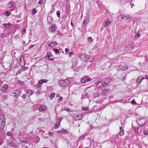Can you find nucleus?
<instances>
[{
	"label": "nucleus",
	"instance_id": "16",
	"mask_svg": "<svg viewBox=\"0 0 148 148\" xmlns=\"http://www.w3.org/2000/svg\"><path fill=\"white\" fill-rule=\"evenodd\" d=\"M26 94L28 96H29L32 95V93L31 90H28L26 92Z\"/></svg>",
	"mask_w": 148,
	"mask_h": 148
},
{
	"label": "nucleus",
	"instance_id": "29",
	"mask_svg": "<svg viewBox=\"0 0 148 148\" xmlns=\"http://www.w3.org/2000/svg\"><path fill=\"white\" fill-rule=\"evenodd\" d=\"M53 51L55 52V53H59V50L58 49L54 48L53 49Z\"/></svg>",
	"mask_w": 148,
	"mask_h": 148
},
{
	"label": "nucleus",
	"instance_id": "64",
	"mask_svg": "<svg viewBox=\"0 0 148 148\" xmlns=\"http://www.w3.org/2000/svg\"><path fill=\"white\" fill-rule=\"evenodd\" d=\"M71 26L72 27H74V25H73V23L72 22V21H71Z\"/></svg>",
	"mask_w": 148,
	"mask_h": 148
},
{
	"label": "nucleus",
	"instance_id": "35",
	"mask_svg": "<svg viewBox=\"0 0 148 148\" xmlns=\"http://www.w3.org/2000/svg\"><path fill=\"white\" fill-rule=\"evenodd\" d=\"M87 40L89 42H92V38L91 37H88V38Z\"/></svg>",
	"mask_w": 148,
	"mask_h": 148
},
{
	"label": "nucleus",
	"instance_id": "15",
	"mask_svg": "<svg viewBox=\"0 0 148 148\" xmlns=\"http://www.w3.org/2000/svg\"><path fill=\"white\" fill-rule=\"evenodd\" d=\"M111 21H109V20H107L105 22V24L104 25V26L105 27H107L109 26V25L111 23Z\"/></svg>",
	"mask_w": 148,
	"mask_h": 148
},
{
	"label": "nucleus",
	"instance_id": "54",
	"mask_svg": "<svg viewBox=\"0 0 148 148\" xmlns=\"http://www.w3.org/2000/svg\"><path fill=\"white\" fill-rule=\"evenodd\" d=\"M21 58H20L19 59V63L21 65V66H22V64H21Z\"/></svg>",
	"mask_w": 148,
	"mask_h": 148
},
{
	"label": "nucleus",
	"instance_id": "1",
	"mask_svg": "<svg viewBox=\"0 0 148 148\" xmlns=\"http://www.w3.org/2000/svg\"><path fill=\"white\" fill-rule=\"evenodd\" d=\"M118 18L119 19L121 18V19H124L127 20L128 21V22L131 21L132 20V18L129 15H120L118 16Z\"/></svg>",
	"mask_w": 148,
	"mask_h": 148
},
{
	"label": "nucleus",
	"instance_id": "19",
	"mask_svg": "<svg viewBox=\"0 0 148 148\" xmlns=\"http://www.w3.org/2000/svg\"><path fill=\"white\" fill-rule=\"evenodd\" d=\"M87 61L90 62H92L93 60L92 59V58L90 56H87Z\"/></svg>",
	"mask_w": 148,
	"mask_h": 148
},
{
	"label": "nucleus",
	"instance_id": "36",
	"mask_svg": "<svg viewBox=\"0 0 148 148\" xmlns=\"http://www.w3.org/2000/svg\"><path fill=\"white\" fill-rule=\"evenodd\" d=\"M48 134L51 137H53L54 136L53 134V133L51 132H49L48 133Z\"/></svg>",
	"mask_w": 148,
	"mask_h": 148
},
{
	"label": "nucleus",
	"instance_id": "8",
	"mask_svg": "<svg viewBox=\"0 0 148 148\" xmlns=\"http://www.w3.org/2000/svg\"><path fill=\"white\" fill-rule=\"evenodd\" d=\"M58 45L57 42L55 41H53L48 43V45L51 47H55Z\"/></svg>",
	"mask_w": 148,
	"mask_h": 148
},
{
	"label": "nucleus",
	"instance_id": "48",
	"mask_svg": "<svg viewBox=\"0 0 148 148\" xmlns=\"http://www.w3.org/2000/svg\"><path fill=\"white\" fill-rule=\"evenodd\" d=\"M26 31V29L25 28H24L22 32V35H23V34H24L25 33Z\"/></svg>",
	"mask_w": 148,
	"mask_h": 148
},
{
	"label": "nucleus",
	"instance_id": "44",
	"mask_svg": "<svg viewBox=\"0 0 148 148\" xmlns=\"http://www.w3.org/2000/svg\"><path fill=\"white\" fill-rule=\"evenodd\" d=\"M43 2V0H40L39 1L38 3L40 5H41L42 3Z\"/></svg>",
	"mask_w": 148,
	"mask_h": 148
},
{
	"label": "nucleus",
	"instance_id": "4",
	"mask_svg": "<svg viewBox=\"0 0 148 148\" xmlns=\"http://www.w3.org/2000/svg\"><path fill=\"white\" fill-rule=\"evenodd\" d=\"M92 80V79L89 77L88 76H84L81 80V82L84 84L86 82H88Z\"/></svg>",
	"mask_w": 148,
	"mask_h": 148
},
{
	"label": "nucleus",
	"instance_id": "57",
	"mask_svg": "<svg viewBox=\"0 0 148 148\" xmlns=\"http://www.w3.org/2000/svg\"><path fill=\"white\" fill-rule=\"evenodd\" d=\"M69 51V49L68 48H66L65 49V51L66 52H67Z\"/></svg>",
	"mask_w": 148,
	"mask_h": 148
},
{
	"label": "nucleus",
	"instance_id": "59",
	"mask_svg": "<svg viewBox=\"0 0 148 148\" xmlns=\"http://www.w3.org/2000/svg\"><path fill=\"white\" fill-rule=\"evenodd\" d=\"M34 45H30L29 46V48H32L33 47H34Z\"/></svg>",
	"mask_w": 148,
	"mask_h": 148
},
{
	"label": "nucleus",
	"instance_id": "21",
	"mask_svg": "<svg viewBox=\"0 0 148 148\" xmlns=\"http://www.w3.org/2000/svg\"><path fill=\"white\" fill-rule=\"evenodd\" d=\"M51 53L50 51H48L47 53V55L46 56V57H47L48 58H49L51 56Z\"/></svg>",
	"mask_w": 148,
	"mask_h": 148
},
{
	"label": "nucleus",
	"instance_id": "25",
	"mask_svg": "<svg viewBox=\"0 0 148 148\" xmlns=\"http://www.w3.org/2000/svg\"><path fill=\"white\" fill-rule=\"evenodd\" d=\"M62 110H65L66 111L71 112V110L69 109L68 108H67L65 107H63L62 108Z\"/></svg>",
	"mask_w": 148,
	"mask_h": 148
},
{
	"label": "nucleus",
	"instance_id": "58",
	"mask_svg": "<svg viewBox=\"0 0 148 148\" xmlns=\"http://www.w3.org/2000/svg\"><path fill=\"white\" fill-rule=\"evenodd\" d=\"M62 118H60V119L58 120V121H60L59 122V123H60V122L62 121Z\"/></svg>",
	"mask_w": 148,
	"mask_h": 148
},
{
	"label": "nucleus",
	"instance_id": "26",
	"mask_svg": "<svg viewBox=\"0 0 148 148\" xmlns=\"http://www.w3.org/2000/svg\"><path fill=\"white\" fill-rule=\"evenodd\" d=\"M140 35V34L138 32V33L135 34V38L136 39L138 38Z\"/></svg>",
	"mask_w": 148,
	"mask_h": 148
},
{
	"label": "nucleus",
	"instance_id": "53",
	"mask_svg": "<svg viewBox=\"0 0 148 148\" xmlns=\"http://www.w3.org/2000/svg\"><path fill=\"white\" fill-rule=\"evenodd\" d=\"M3 143V140L2 138H0V145H1Z\"/></svg>",
	"mask_w": 148,
	"mask_h": 148
},
{
	"label": "nucleus",
	"instance_id": "34",
	"mask_svg": "<svg viewBox=\"0 0 148 148\" xmlns=\"http://www.w3.org/2000/svg\"><path fill=\"white\" fill-rule=\"evenodd\" d=\"M81 118H80V116L79 115H77L76 117L75 118V120L76 121L80 120Z\"/></svg>",
	"mask_w": 148,
	"mask_h": 148
},
{
	"label": "nucleus",
	"instance_id": "5",
	"mask_svg": "<svg viewBox=\"0 0 148 148\" xmlns=\"http://www.w3.org/2000/svg\"><path fill=\"white\" fill-rule=\"evenodd\" d=\"M136 121L137 122L138 124L140 126H142L145 124V121L144 119L142 118L138 119Z\"/></svg>",
	"mask_w": 148,
	"mask_h": 148
},
{
	"label": "nucleus",
	"instance_id": "43",
	"mask_svg": "<svg viewBox=\"0 0 148 148\" xmlns=\"http://www.w3.org/2000/svg\"><path fill=\"white\" fill-rule=\"evenodd\" d=\"M42 80L43 81V83H47L48 82V80L45 79H42Z\"/></svg>",
	"mask_w": 148,
	"mask_h": 148
},
{
	"label": "nucleus",
	"instance_id": "6",
	"mask_svg": "<svg viewBox=\"0 0 148 148\" xmlns=\"http://www.w3.org/2000/svg\"><path fill=\"white\" fill-rule=\"evenodd\" d=\"M3 118L2 119V120H1V118H0V122H1V126L0 128L2 129L4 128L5 125V119L4 117H3Z\"/></svg>",
	"mask_w": 148,
	"mask_h": 148
},
{
	"label": "nucleus",
	"instance_id": "3",
	"mask_svg": "<svg viewBox=\"0 0 148 148\" xmlns=\"http://www.w3.org/2000/svg\"><path fill=\"white\" fill-rule=\"evenodd\" d=\"M90 13L89 12H87L86 13V16L84 17V20L83 23V24L86 25L88 23L90 18Z\"/></svg>",
	"mask_w": 148,
	"mask_h": 148
},
{
	"label": "nucleus",
	"instance_id": "60",
	"mask_svg": "<svg viewBox=\"0 0 148 148\" xmlns=\"http://www.w3.org/2000/svg\"><path fill=\"white\" fill-rule=\"evenodd\" d=\"M102 95L103 96H105L106 95L105 94V93H103V92L102 91Z\"/></svg>",
	"mask_w": 148,
	"mask_h": 148
},
{
	"label": "nucleus",
	"instance_id": "14",
	"mask_svg": "<svg viewBox=\"0 0 148 148\" xmlns=\"http://www.w3.org/2000/svg\"><path fill=\"white\" fill-rule=\"evenodd\" d=\"M47 21L49 24H51L53 23V19L51 16L48 17Z\"/></svg>",
	"mask_w": 148,
	"mask_h": 148
},
{
	"label": "nucleus",
	"instance_id": "24",
	"mask_svg": "<svg viewBox=\"0 0 148 148\" xmlns=\"http://www.w3.org/2000/svg\"><path fill=\"white\" fill-rule=\"evenodd\" d=\"M88 92H85L84 94V95L83 96V97L84 98H87L88 97Z\"/></svg>",
	"mask_w": 148,
	"mask_h": 148
},
{
	"label": "nucleus",
	"instance_id": "47",
	"mask_svg": "<svg viewBox=\"0 0 148 148\" xmlns=\"http://www.w3.org/2000/svg\"><path fill=\"white\" fill-rule=\"evenodd\" d=\"M131 103L134 104H135L136 103V101L134 100H133L132 101H131Z\"/></svg>",
	"mask_w": 148,
	"mask_h": 148
},
{
	"label": "nucleus",
	"instance_id": "56",
	"mask_svg": "<svg viewBox=\"0 0 148 148\" xmlns=\"http://www.w3.org/2000/svg\"><path fill=\"white\" fill-rule=\"evenodd\" d=\"M26 97V95L25 94H24V95H23L22 96V97L24 99Z\"/></svg>",
	"mask_w": 148,
	"mask_h": 148
},
{
	"label": "nucleus",
	"instance_id": "62",
	"mask_svg": "<svg viewBox=\"0 0 148 148\" xmlns=\"http://www.w3.org/2000/svg\"><path fill=\"white\" fill-rule=\"evenodd\" d=\"M48 60L51 61H53V58H48Z\"/></svg>",
	"mask_w": 148,
	"mask_h": 148
},
{
	"label": "nucleus",
	"instance_id": "11",
	"mask_svg": "<svg viewBox=\"0 0 148 148\" xmlns=\"http://www.w3.org/2000/svg\"><path fill=\"white\" fill-rule=\"evenodd\" d=\"M105 84L108 85V84L104 83V84L101 82H99L97 84V86L98 88H101L105 86Z\"/></svg>",
	"mask_w": 148,
	"mask_h": 148
},
{
	"label": "nucleus",
	"instance_id": "27",
	"mask_svg": "<svg viewBox=\"0 0 148 148\" xmlns=\"http://www.w3.org/2000/svg\"><path fill=\"white\" fill-rule=\"evenodd\" d=\"M37 12L36 10V9L34 8L33 9L32 12V14L33 15H34Z\"/></svg>",
	"mask_w": 148,
	"mask_h": 148
},
{
	"label": "nucleus",
	"instance_id": "49",
	"mask_svg": "<svg viewBox=\"0 0 148 148\" xmlns=\"http://www.w3.org/2000/svg\"><path fill=\"white\" fill-rule=\"evenodd\" d=\"M141 82V79H139V78H138V79L137 80V83H139V84H140V82Z\"/></svg>",
	"mask_w": 148,
	"mask_h": 148
},
{
	"label": "nucleus",
	"instance_id": "37",
	"mask_svg": "<svg viewBox=\"0 0 148 148\" xmlns=\"http://www.w3.org/2000/svg\"><path fill=\"white\" fill-rule=\"evenodd\" d=\"M49 31L51 32H53L56 30V28H51L49 29Z\"/></svg>",
	"mask_w": 148,
	"mask_h": 148
},
{
	"label": "nucleus",
	"instance_id": "13",
	"mask_svg": "<svg viewBox=\"0 0 148 148\" xmlns=\"http://www.w3.org/2000/svg\"><path fill=\"white\" fill-rule=\"evenodd\" d=\"M120 66L121 65H119V66L121 68L120 69L122 71H126L128 69V67L127 66H124L121 67H120Z\"/></svg>",
	"mask_w": 148,
	"mask_h": 148
},
{
	"label": "nucleus",
	"instance_id": "22",
	"mask_svg": "<svg viewBox=\"0 0 148 148\" xmlns=\"http://www.w3.org/2000/svg\"><path fill=\"white\" fill-rule=\"evenodd\" d=\"M4 26L5 28H8L11 27V24L10 23H5L4 24Z\"/></svg>",
	"mask_w": 148,
	"mask_h": 148
},
{
	"label": "nucleus",
	"instance_id": "18",
	"mask_svg": "<svg viewBox=\"0 0 148 148\" xmlns=\"http://www.w3.org/2000/svg\"><path fill=\"white\" fill-rule=\"evenodd\" d=\"M26 70V68L25 67H23L17 71L18 73H20L22 71H24Z\"/></svg>",
	"mask_w": 148,
	"mask_h": 148
},
{
	"label": "nucleus",
	"instance_id": "61",
	"mask_svg": "<svg viewBox=\"0 0 148 148\" xmlns=\"http://www.w3.org/2000/svg\"><path fill=\"white\" fill-rule=\"evenodd\" d=\"M83 136H80L79 137V139L80 140V139H82V138H83Z\"/></svg>",
	"mask_w": 148,
	"mask_h": 148
},
{
	"label": "nucleus",
	"instance_id": "9",
	"mask_svg": "<svg viewBox=\"0 0 148 148\" xmlns=\"http://www.w3.org/2000/svg\"><path fill=\"white\" fill-rule=\"evenodd\" d=\"M12 95H14V96L15 97L17 98L20 95V92L19 91L16 90L12 93Z\"/></svg>",
	"mask_w": 148,
	"mask_h": 148
},
{
	"label": "nucleus",
	"instance_id": "20",
	"mask_svg": "<svg viewBox=\"0 0 148 148\" xmlns=\"http://www.w3.org/2000/svg\"><path fill=\"white\" fill-rule=\"evenodd\" d=\"M11 13L9 12L8 11H5L4 13V15L7 16H8L10 15Z\"/></svg>",
	"mask_w": 148,
	"mask_h": 148
},
{
	"label": "nucleus",
	"instance_id": "31",
	"mask_svg": "<svg viewBox=\"0 0 148 148\" xmlns=\"http://www.w3.org/2000/svg\"><path fill=\"white\" fill-rule=\"evenodd\" d=\"M56 14L57 15L58 17V18H60V11H57V13H56Z\"/></svg>",
	"mask_w": 148,
	"mask_h": 148
},
{
	"label": "nucleus",
	"instance_id": "46",
	"mask_svg": "<svg viewBox=\"0 0 148 148\" xmlns=\"http://www.w3.org/2000/svg\"><path fill=\"white\" fill-rule=\"evenodd\" d=\"M68 54H69V56L70 57L72 55H73V52H70Z\"/></svg>",
	"mask_w": 148,
	"mask_h": 148
},
{
	"label": "nucleus",
	"instance_id": "51",
	"mask_svg": "<svg viewBox=\"0 0 148 148\" xmlns=\"http://www.w3.org/2000/svg\"><path fill=\"white\" fill-rule=\"evenodd\" d=\"M117 0L120 1L121 3H122L123 4L124 3V0Z\"/></svg>",
	"mask_w": 148,
	"mask_h": 148
},
{
	"label": "nucleus",
	"instance_id": "52",
	"mask_svg": "<svg viewBox=\"0 0 148 148\" xmlns=\"http://www.w3.org/2000/svg\"><path fill=\"white\" fill-rule=\"evenodd\" d=\"M63 99V98L62 97H60V98H59V101H62Z\"/></svg>",
	"mask_w": 148,
	"mask_h": 148
},
{
	"label": "nucleus",
	"instance_id": "28",
	"mask_svg": "<svg viewBox=\"0 0 148 148\" xmlns=\"http://www.w3.org/2000/svg\"><path fill=\"white\" fill-rule=\"evenodd\" d=\"M56 25L54 23H52L51 26H50L49 28H56Z\"/></svg>",
	"mask_w": 148,
	"mask_h": 148
},
{
	"label": "nucleus",
	"instance_id": "45",
	"mask_svg": "<svg viewBox=\"0 0 148 148\" xmlns=\"http://www.w3.org/2000/svg\"><path fill=\"white\" fill-rule=\"evenodd\" d=\"M43 83V81L41 79L38 82V84H42Z\"/></svg>",
	"mask_w": 148,
	"mask_h": 148
},
{
	"label": "nucleus",
	"instance_id": "42",
	"mask_svg": "<svg viewBox=\"0 0 148 148\" xmlns=\"http://www.w3.org/2000/svg\"><path fill=\"white\" fill-rule=\"evenodd\" d=\"M2 92H7V90H6V89L4 88H2Z\"/></svg>",
	"mask_w": 148,
	"mask_h": 148
},
{
	"label": "nucleus",
	"instance_id": "38",
	"mask_svg": "<svg viewBox=\"0 0 148 148\" xmlns=\"http://www.w3.org/2000/svg\"><path fill=\"white\" fill-rule=\"evenodd\" d=\"M82 110L84 111H87L88 110V108L87 107H83L82 108Z\"/></svg>",
	"mask_w": 148,
	"mask_h": 148
},
{
	"label": "nucleus",
	"instance_id": "63",
	"mask_svg": "<svg viewBox=\"0 0 148 148\" xmlns=\"http://www.w3.org/2000/svg\"><path fill=\"white\" fill-rule=\"evenodd\" d=\"M5 35L4 34H3L1 35V36L2 38H3L5 37Z\"/></svg>",
	"mask_w": 148,
	"mask_h": 148
},
{
	"label": "nucleus",
	"instance_id": "17",
	"mask_svg": "<svg viewBox=\"0 0 148 148\" xmlns=\"http://www.w3.org/2000/svg\"><path fill=\"white\" fill-rule=\"evenodd\" d=\"M46 109L45 106L43 105L41 106L39 108V110L40 111L45 110Z\"/></svg>",
	"mask_w": 148,
	"mask_h": 148
},
{
	"label": "nucleus",
	"instance_id": "30",
	"mask_svg": "<svg viewBox=\"0 0 148 148\" xmlns=\"http://www.w3.org/2000/svg\"><path fill=\"white\" fill-rule=\"evenodd\" d=\"M124 130H121L119 133L120 135V136L123 135L124 134Z\"/></svg>",
	"mask_w": 148,
	"mask_h": 148
},
{
	"label": "nucleus",
	"instance_id": "32",
	"mask_svg": "<svg viewBox=\"0 0 148 148\" xmlns=\"http://www.w3.org/2000/svg\"><path fill=\"white\" fill-rule=\"evenodd\" d=\"M7 135L8 136H12V133L10 131L8 132L7 133Z\"/></svg>",
	"mask_w": 148,
	"mask_h": 148
},
{
	"label": "nucleus",
	"instance_id": "10",
	"mask_svg": "<svg viewBox=\"0 0 148 148\" xmlns=\"http://www.w3.org/2000/svg\"><path fill=\"white\" fill-rule=\"evenodd\" d=\"M77 59L76 58H73L72 60V64L74 66H75L77 63Z\"/></svg>",
	"mask_w": 148,
	"mask_h": 148
},
{
	"label": "nucleus",
	"instance_id": "12",
	"mask_svg": "<svg viewBox=\"0 0 148 148\" xmlns=\"http://www.w3.org/2000/svg\"><path fill=\"white\" fill-rule=\"evenodd\" d=\"M58 133H62L64 134H66L67 133V132L66 130L63 129H62L58 131Z\"/></svg>",
	"mask_w": 148,
	"mask_h": 148
},
{
	"label": "nucleus",
	"instance_id": "2",
	"mask_svg": "<svg viewBox=\"0 0 148 148\" xmlns=\"http://www.w3.org/2000/svg\"><path fill=\"white\" fill-rule=\"evenodd\" d=\"M60 85L62 87H65L70 84V82L68 80H61L60 82Z\"/></svg>",
	"mask_w": 148,
	"mask_h": 148
},
{
	"label": "nucleus",
	"instance_id": "50",
	"mask_svg": "<svg viewBox=\"0 0 148 148\" xmlns=\"http://www.w3.org/2000/svg\"><path fill=\"white\" fill-rule=\"evenodd\" d=\"M3 87V88H5L6 89L8 88V86L7 85H4V86Z\"/></svg>",
	"mask_w": 148,
	"mask_h": 148
},
{
	"label": "nucleus",
	"instance_id": "23",
	"mask_svg": "<svg viewBox=\"0 0 148 148\" xmlns=\"http://www.w3.org/2000/svg\"><path fill=\"white\" fill-rule=\"evenodd\" d=\"M55 94L54 93H51L50 95V98L51 99H52L54 97Z\"/></svg>",
	"mask_w": 148,
	"mask_h": 148
},
{
	"label": "nucleus",
	"instance_id": "41",
	"mask_svg": "<svg viewBox=\"0 0 148 148\" xmlns=\"http://www.w3.org/2000/svg\"><path fill=\"white\" fill-rule=\"evenodd\" d=\"M109 90V89H105L104 90H103L102 92H103V93H106Z\"/></svg>",
	"mask_w": 148,
	"mask_h": 148
},
{
	"label": "nucleus",
	"instance_id": "40",
	"mask_svg": "<svg viewBox=\"0 0 148 148\" xmlns=\"http://www.w3.org/2000/svg\"><path fill=\"white\" fill-rule=\"evenodd\" d=\"M79 57L81 59H82L84 57V53H82L81 54H80L79 56Z\"/></svg>",
	"mask_w": 148,
	"mask_h": 148
},
{
	"label": "nucleus",
	"instance_id": "33",
	"mask_svg": "<svg viewBox=\"0 0 148 148\" xmlns=\"http://www.w3.org/2000/svg\"><path fill=\"white\" fill-rule=\"evenodd\" d=\"M143 133L144 134L147 135H148V130H146L143 131Z\"/></svg>",
	"mask_w": 148,
	"mask_h": 148
},
{
	"label": "nucleus",
	"instance_id": "39",
	"mask_svg": "<svg viewBox=\"0 0 148 148\" xmlns=\"http://www.w3.org/2000/svg\"><path fill=\"white\" fill-rule=\"evenodd\" d=\"M60 123H58L56 125L55 127L56 128H58L60 127Z\"/></svg>",
	"mask_w": 148,
	"mask_h": 148
},
{
	"label": "nucleus",
	"instance_id": "55",
	"mask_svg": "<svg viewBox=\"0 0 148 148\" xmlns=\"http://www.w3.org/2000/svg\"><path fill=\"white\" fill-rule=\"evenodd\" d=\"M21 142H23V143H27V144L28 143V142L27 141H26V140H22L21 141Z\"/></svg>",
	"mask_w": 148,
	"mask_h": 148
},
{
	"label": "nucleus",
	"instance_id": "7",
	"mask_svg": "<svg viewBox=\"0 0 148 148\" xmlns=\"http://www.w3.org/2000/svg\"><path fill=\"white\" fill-rule=\"evenodd\" d=\"M8 7L9 8H10V10L12 11L14 10L15 9V7L14 6V3L13 2H10L8 4Z\"/></svg>",
	"mask_w": 148,
	"mask_h": 148
}]
</instances>
